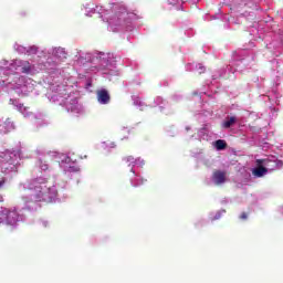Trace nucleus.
<instances>
[{"mask_svg": "<svg viewBox=\"0 0 283 283\" xmlns=\"http://www.w3.org/2000/svg\"><path fill=\"white\" fill-rule=\"evenodd\" d=\"M36 52H39V48L36 46H30L28 50H27V54L28 56H33L34 54H36Z\"/></svg>", "mask_w": 283, "mask_h": 283, "instance_id": "10", "label": "nucleus"}, {"mask_svg": "<svg viewBox=\"0 0 283 283\" xmlns=\"http://www.w3.org/2000/svg\"><path fill=\"white\" fill-rule=\"evenodd\" d=\"M247 218H249L247 212H242L241 216H240V220H247Z\"/></svg>", "mask_w": 283, "mask_h": 283, "instance_id": "11", "label": "nucleus"}, {"mask_svg": "<svg viewBox=\"0 0 283 283\" xmlns=\"http://www.w3.org/2000/svg\"><path fill=\"white\" fill-rule=\"evenodd\" d=\"M22 74H30L32 72V66H30V62H25V65L21 69Z\"/></svg>", "mask_w": 283, "mask_h": 283, "instance_id": "9", "label": "nucleus"}, {"mask_svg": "<svg viewBox=\"0 0 283 283\" xmlns=\"http://www.w3.org/2000/svg\"><path fill=\"white\" fill-rule=\"evenodd\" d=\"M0 202H3V196H0Z\"/></svg>", "mask_w": 283, "mask_h": 283, "instance_id": "16", "label": "nucleus"}, {"mask_svg": "<svg viewBox=\"0 0 283 283\" xmlns=\"http://www.w3.org/2000/svg\"><path fill=\"white\" fill-rule=\"evenodd\" d=\"M30 189H31V191H33V196L38 200H41V198H43V197L48 196V193H50V187H48V184H45V182L34 181Z\"/></svg>", "mask_w": 283, "mask_h": 283, "instance_id": "2", "label": "nucleus"}, {"mask_svg": "<svg viewBox=\"0 0 283 283\" xmlns=\"http://www.w3.org/2000/svg\"><path fill=\"white\" fill-rule=\"evenodd\" d=\"M97 101L101 105H107L111 101L109 92H107V90L97 91Z\"/></svg>", "mask_w": 283, "mask_h": 283, "instance_id": "5", "label": "nucleus"}, {"mask_svg": "<svg viewBox=\"0 0 283 283\" xmlns=\"http://www.w3.org/2000/svg\"><path fill=\"white\" fill-rule=\"evenodd\" d=\"M212 180L217 185H223V182H227V172L222 170H216L212 174Z\"/></svg>", "mask_w": 283, "mask_h": 283, "instance_id": "4", "label": "nucleus"}, {"mask_svg": "<svg viewBox=\"0 0 283 283\" xmlns=\"http://www.w3.org/2000/svg\"><path fill=\"white\" fill-rule=\"evenodd\" d=\"M64 59H67V56L65 55V53H64V56H63Z\"/></svg>", "mask_w": 283, "mask_h": 283, "instance_id": "17", "label": "nucleus"}, {"mask_svg": "<svg viewBox=\"0 0 283 283\" xmlns=\"http://www.w3.org/2000/svg\"><path fill=\"white\" fill-rule=\"evenodd\" d=\"M18 218L19 213H17V210L4 208L0 211V224H17Z\"/></svg>", "mask_w": 283, "mask_h": 283, "instance_id": "1", "label": "nucleus"}, {"mask_svg": "<svg viewBox=\"0 0 283 283\" xmlns=\"http://www.w3.org/2000/svg\"><path fill=\"white\" fill-rule=\"evenodd\" d=\"M256 165H264V167H268L270 171L283 168V161L279 159H256Z\"/></svg>", "mask_w": 283, "mask_h": 283, "instance_id": "3", "label": "nucleus"}, {"mask_svg": "<svg viewBox=\"0 0 283 283\" xmlns=\"http://www.w3.org/2000/svg\"><path fill=\"white\" fill-rule=\"evenodd\" d=\"M2 185H6V180H0V188L2 187Z\"/></svg>", "mask_w": 283, "mask_h": 283, "instance_id": "15", "label": "nucleus"}, {"mask_svg": "<svg viewBox=\"0 0 283 283\" xmlns=\"http://www.w3.org/2000/svg\"><path fill=\"white\" fill-rule=\"evenodd\" d=\"M60 54H64L63 49H57L56 50V56H61Z\"/></svg>", "mask_w": 283, "mask_h": 283, "instance_id": "13", "label": "nucleus"}, {"mask_svg": "<svg viewBox=\"0 0 283 283\" xmlns=\"http://www.w3.org/2000/svg\"><path fill=\"white\" fill-rule=\"evenodd\" d=\"M238 118H235V116L232 117H228L223 124L222 127H224V129H229V127H233V125H235Z\"/></svg>", "mask_w": 283, "mask_h": 283, "instance_id": "7", "label": "nucleus"}, {"mask_svg": "<svg viewBox=\"0 0 283 283\" xmlns=\"http://www.w3.org/2000/svg\"><path fill=\"white\" fill-rule=\"evenodd\" d=\"M10 103H13V99H10Z\"/></svg>", "mask_w": 283, "mask_h": 283, "instance_id": "18", "label": "nucleus"}, {"mask_svg": "<svg viewBox=\"0 0 283 283\" xmlns=\"http://www.w3.org/2000/svg\"><path fill=\"white\" fill-rule=\"evenodd\" d=\"M214 147L218 151H222V149H227V142H224V139H218Z\"/></svg>", "mask_w": 283, "mask_h": 283, "instance_id": "8", "label": "nucleus"}, {"mask_svg": "<svg viewBox=\"0 0 283 283\" xmlns=\"http://www.w3.org/2000/svg\"><path fill=\"white\" fill-rule=\"evenodd\" d=\"M125 160H127V163H134V157L128 156V157L125 158Z\"/></svg>", "mask_w": 283, "mask_h": 283, "instance_id": "14", "label": "nucleus"}, {"mask_svg": "<svg viewBox=\"0 0 283 283\" xmlns=\"http://www.w3.org/2000/svg\"><path fill=\"white\" fill-rule=\"evenodd\" d=\"M42 171H48V164H43L40 166Z\"/></svg>", "mask_w": 283, "mask_h": 283, "instance_id": "12", "label": "nucleus"}, {"mask_svg": "<svg viewBox=\"0 0 283 283\" xmlns=\"http://www.w3.org/2000/svg\"><path fill=\"white\" fill-rule=\"evenodd\" d=\"M252 174L256 178H262V176L269 174V169L263 167L262 165H258V167L252 170Z\"/></svg>", "mask_w": 283, "mask_h": 283, "instance_id": "6", "label": "nucleus"}]
</instances>
